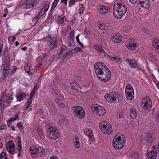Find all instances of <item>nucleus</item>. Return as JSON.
Returning <instances> with one entry per match:
<instances>
[{
  "instance_id": "nucleus-1",
  "label": "nucleus",
  "mask_w": 159,
  "mask_h": 159,
  "mask_svg": "<svg viewBox=\"0 0 159 159\" xmlns=\"http://www.w3.org/2000/svg\"><path fill=\"white\" fill-rule=\"evenodd\" d=\"M127 8L122 1L117 0L115 2L113 7V14L116 18L121 19L125 14Z\"/></svg>"
},
{
  "instance_id": "nucleus-2",
  "label": "nucleus",
  "mask_w": 159,
  "mask_h": 159,
  "mask_svg": "<svg viewBox=\"0 0 159 159\" xmlns=\"http://www.w3.org/2000/svg\"><path fill=\"white\" fill-rule=\"evenodd\" d=\"M31 156L33 158H36L38 156L42 157L46 154L45 151L43 148L39 146H32L29 149Z\"/></svg>"
},
{
  "instance_id": "nucleus-3",
  "label": "nucleus",
  "mask_w": 159,
  "mask_h": 159,
  "mask_svg": "<svg viewBox=\"0 0 159 159\" xmlns=\"http://www.w3.org/2000/svg\"><path fill=\"white\" fill-rule=\"evenodd\" d=\"M103 67L104 70L100 72L97 75V76L101 81L106 82L110 79L111 74L109 70L106 66L105 65Z\"/></svg>"
},
{
  "instance_id": "nucleus-4",
  "label": "nucleus",
  "mask_w": 159,
  "mask_h": 159,
  "mask_svg": "<svg viewBox=\"0 0 159 159\" xmlns=\"http://www.w3.org/2000/svg\"><path fill=\"white\" fill-rule=\"evenodd\" d=\"M45 127L47 129V134L51 139L55 140L59 138L60 135L56 129L49 124Z\"/></svg>"
},
{
  "instance_id": "nucleus-5",
  "label": "nucleus",
  "mask_w": 159,
  "mask_h": 159,
  "mask_svg": "<svg viewBox=\"0 0 159 159\" xmlns=\"http://www.w3.org/2000/svg\"><path fill=\"white\" fill-rule=\"evenodd\" d=\"M99 126L101 130L105 134L110 135L112 132V126L108 122L103 121L100 123Z\"/></svg>"
},
{
  "instance_id": "nucleus-6",
  "label": "nucleus",
  "mask_w": 159,
  "mask_h": 159,
  "mask_svg": "<svg viewBox=\"0 0 159 159\" xmlns=\"http://www.w3.org/2000/svg\"><path fill=\"white\" fill-rule=\"evenodd\" d=\"M125 141L120 136L116 135L114 138L113 140V146L118 149L122 148L125 144Z\"/></svg>"
},
{
  "instance_id": "nucleus-7",
  "label": "nucleus",
  "mask_w": 159,
  "mask_h": 159,
  "mask_svg": "<svg viewBox=\"0 0 159 159\" xmlns=\"http://www.w3.org/2000/svg\"><path fill=\"white\" fill-rule=\"evenodd\" d=\"M75 52L72 50L68 51L66 46H63L58 55V59L61 58L63 60L66 57L70 54L73 53Z\"/></svg>"
},
{
  "instance_id": "nucleus-8",
  "label": "nucleus",
  "mask_w": 159,
  "mask_h": 159,
  "mask_svg": "<svg viewBox=\"0 0 159 159\" xmlns=\"http://www.w3.org/2000/svg\"><path fill=\"white\" fill-rule=\"evenodd\" d=\"M75 116L79 118H83L85 115L84 109L80 106H76L73 108Z\"/></svg>"
},
{
  "instance_id": "nucleus-9",
  "label": "nucleus",
  "mask_w": 159,
  "mask_h": 159,
  "mask_svg": "<svg viewBox=\"0 0 159 159\" xmlns=\"http://www.w3.org/2000/svg\"><path fill=\"white\" fill-rule=\"evenodd\" d=\"M3 71L2 75L4 77H6L8 75L9 72L10 70V61L6 60L4 62L3 65H2Z\"/></svg>"
},
{
  "instance_id": "nucleus-10",
  "label": "nucleus",
  "mask_w": 159,
  "mask_h": 159,
  "mask_svg": "<svg viewBox=\"0 0 159 159\" xmlns=\"http://www.w3.org/2000/svg\"><path fill=\"white\" fill-rule=\"evenodd\" d=\"M125 94L128 99H132L134 98V90L132 86L130 84L127 85L125 90Z\"/></svg>"
},
{
  "instance_id": "nucleus-11",
  "label": "nucleus",
  "mask_w": 159,
  "mask_h": 159,
  "mask_svg": "<svg viewBox=\"0 0 159 159\" xmlns=\"http://www.w3.org/2000/svg\"><path fill=\"white\" fill-rule=\"evenodd\" d=\"M6 149L10 154L13 155L15 151V145L12 141L8 142L6 144Z\"/></svg>"
},
{
  "instance_id": "nucleus-12",
  "label": "nucleus",
  "mask_w": 159,
  "mask_h": 159,
  "mask_svg": "<svg viewBox=\"0 0 159 159\" xmlns=\"http://www.w3.org/2000/svg\"><path fill=\"white\" fill-rule=\"evenodd\" d=\"M151 100H144V102H142L141 106L145 112H148L150 111V108L152 106Z\"/></svg>"
},
{
  "instance_id": "nucleus-13",
  "label": "nucleus",
  "mask_w": 159,
  "mask_h": 159,
  "mask_svg": "<svg viewBox=\"0 0 159 159\" xmlns=\"http://www.w3.org/2000/svg\"><path fill=\"white\" fill-rule=\"evenodd\" d=\"M157 150V145H154L152 147V150L148 153V157L149 159H155L157 156L156 151Z\"/></svg>"
},
{
  "instance_id": "nucleus-14",
  "label": "nucleus",
  "mask_w": 159,
  "mask_h": 159,
  "mask_svg": "<svg viewBox=\"0 0 159 159\" xmlns=\"http://www.w3.org/2000/svg\"><path fill=\"white\" fill-rule=\"evenodd\" d=\"M92 109H93L94 112L99 116H102L105 113L104 108L101 106H94L92 108Z\"/></svg>"
},
{
  "instance_id": "nucleus-15",
  "label": "nucleus",
  "mask_w": 159,
  "mask_h": 159,
  "mask_svg": "<svg viewBox=\"0 0 159 159\" xmlns=\"http://www.w3.org/2000/svg\"><path fill=\"white\" fill-rule=\"evenodd\" d=\"M105 65H104L103 63L100 62H98L96 63L94 66V69L95 70V71L97 75H98V74L100 73L101 71H102L104 70V67L103 66Z\"/></svg>"
},
{
  "instance_id": "nucleus-16",
  "label": "nucleus",
  "mask_w": 159,
  "mask_h": 159,
  "mask_svg": "<svg viewBox=\"0 0 159 159\" xmlns=\"http://www.w3.org/2000/svg\"><path fill=\"white\" fill-rule=\"evenodd\" d=\"M39 0H26L25 2V5L27 9L33 7L39 2Z\"/></svg>"
},
{
  "instance_id": "nucleus-17",
  "label": "nucleus",
  "mask_w": 159,
  "mask_h": 159,
  "mask_svg": "<svg viewBox=\"0 0 159 159\" xmlns=\"http://www.w3.org/2000/svg\"><path fill=\"white\" fill-rule=\"evenodd\" d=\"M84 133L89 138L90 141L92 143L94 142V138L93 137V133L92 130L89 129H86L84 130Z\"/></svg>"
},
{
  "instance_id": "nucleus-18",
  "label": "nucleus",
  "mask_w": 159,
  "mask_h": 159,
  "mask_svg": "<svg viewBox=\"0 0 159 159\" xmlns=\"http://www.w3.org/2000/svg\"><path fill=\"white\" fill-rule=\"evenodd\" d=\"M50 39H51V40L50 39V41L48 42H50L49 46L50 49L53 50L57 47V38L55 37L52 38L51 37H50Z\"/></svg>"
},
{
  "instance_id": "nucleus-19",
  "label": "nucleus",
  "mask_w": 159,
  "mask_h": 159,
  "mask_svg": "<svg viewBox=\"0 0 159 159\" xmlns=\"http://www.w3.org/2000/svg\"><path fill=\"white\" fill-rule=\"evenodd\" d=\"M97 8L99 12L102 14H105L108 12L109 11V7L103 5H99L98 6Z\"/></svg>"
},
{
  "instance_id": "nucleus-20",
  "label": "nucleus",
  "mask_w": 159,
  "mask_h": 159,
  "mask_svg": "<svg viewBox=\"0 0 159 159\" xmlns=\"http://www.w3.org/2000/svg\"><path fill=\"white\" fill-rule=\"evenodd\" d=\"M66 20L64 15L62 14L58 16L56 19V21L58 24H61L63 25L64 22Z\"/></svg>"
},
{
  "instance_id": "nucleus-21",
  "label": "nucleus",
  "mask_w": 159,
  "mask_h": 159,
  "mask_svg": "<svg viewBox=\"0 0 159 159\" xmlns=\"http://www.w3.org/2000/svg\"><path fill=\"white\" fill-rule=\"evenodd\" d=\"M129 116L133 119H135L137 116V113L135 109L133 107L129 109Z\"/></svg>"
},
{
  "instance_id": "nucleus-22",
  "label": "nucleus",
  "mask_w": 159,
  "mask_h": 159,
  "mask_svg": "<svg viewBox=\"0 0 159 159\" xmlns=\"http://www.w3.org/2000/svg\"><path fill=\"white\" fill-rule=\"evenodd\" d=\"M122 40V37L119 33H116L114 36V38L112 39L113 41L117 43L120 42Z\"/></svg>"
},
{
  "instance_id": "nucleus-23",
  "label": "nucleus",
  "mask_w": 159,
  "mask_h": 159,
  "mask_svg": "<svg viewBox=\"0 0 159 159\" xmlns=\"http://www.w3.org/2000/svg\"><path fill=\"white\" fill-rule=\"evenodd\" d=\"M140 4L141 7L147 8L150 6V4L148 0H140Z\"/></svg>"
},
{
  "instance_id": "nucleus-24",
  "label": "nucleus",
  "mask_w": 159,
  "mask_h": 159,
  "mask_svg": "<svg viewBox=\"0 0 159 159\" xmlns=\"http://www.w3.org/2000/svg\"><path fill=\"white\" fill-rule=\"evenodd\" d=\"M153 46L155 48L156 51L157 52H159V40L156 39H154L152 43Z\"/></svg>"
},
{
  "instance_id": "nucleus-25",
  "label": "nucleus",
  "mask_w": 159,
  "mask_h": 159,
  "mask_svg": "<svg viewBox=\"0 0 159 159\" xmlns=\"http://www.w3.org/2000/svg\"><path fill=\"white\" fill-rule=\"evenodd\" d=\"M37 85L35 84L34 85V88L31 91L29 97V99H32L33 98V96H34V95L36 93L38 90Z\"/></svg>"
},
{
  "instance_id": "nucleus-26",
  "label": "nucleus",
  "mask_w": 159,
  "mask_h": 159,
  "mask_svg": "<svg viewBox=\"0 0 159 159\" xmlns=\"http://www.w3.org/2000/svg\"><path fill=\"white\" fill-rule=\"evenodd\" d=\"M25 70L26 72L28 73L30 75H32L33 74V70H32V71H31V66L30 64H28L25 65L24 66Z\"/></svg>"
},
{
  "instance_id": "nucleus-27",
  "label": "nucleus",
  "mask_w": 159,
  "mask_h": 159,
  "mask_svg": "<svg viewBox=\"0 0 159 159\" xmlns=\"http://www.w3.org/2000/svg\"><path fill=\"white\" fill-rule=\"evenodd\" d=\"M9 104L7 100H0V107L1 110H3Z\"/></svg>"
},
{
  "instance_id": "nucleus-28",
  "label": "nucleus",
  "mask_w": 159,
  "mask_h": 159,
  "mask_svg": "<svg viewBox=\"0 0 159 159\" xmlns=\"http://www.w3.org/2000/svg\"><path fill=\"white\" fill-rule=\"evenodd\" d=\"M18 143L17 150L19 152H21L22 151V148L21 138L20 137H18L16 139Z\"/></svg>"
},
{
  "instance_id": "nucleus-29",
  "label": "nucleus",
  "mask_w": 159,
  "mask_h": 159,
  "mask_svg": "<svg viewBox=\"0 0 159 159\" xmlns=\"http://www.w3.org/2000/svg\"><path fill=\"white\" fill-rule=\"evenodd\" d=\"M46 12L44 11L42 9L40 11L38 15L36 16L34 18V20H36L38 21L40 18L46 14Z\"/></svg>"
},
{
  "instance_id": "nucleus-30",
  "label": "nucleus",
  "mask_w": 159,
  "mask_h": 159,
  "mask_svg": "<svg viewBox=\"0 0 159 159\" xmlns=\"http://www.w3.org/2000/svg\"><path fill=\"white\" fill-rule=\"evenodd\" d=\"M108 57L110 58L112 60L114 61L115 62L119 64H121L122 62V60L121 58H119L117 57H112L109 55L108 56Z\"/></svg>"
},
{
  "instance_id": "nucleus-31",
  "label": "nucleus",
  "mask_w": 159,
  "mask_h": 159,
  "mask_svg": "<svg viewBox=\"0 0 159 159\" xmlns=\"http://www.w3.org/2000/svg\"><path fill=\"white\" fill-rule=\"evenodd\" d=\"M127 47L129 49L134 50L135 49L136 47V42H130L127 45Z\"/></svg>"
},
{
  "instance_id": "nucleus-32",
  "label": "nucleus",
  "mask_w": 159,
  "mask_h": 159,
  "mask_svg": "<svg viewBox=\"0 0 159 159\" xmlns=\"http://www.w3.org/2000/svg\"><path fill=\"white\" fill-rule=\"evenodd\" d=\"M74 143L75 146L77 148H79L80 145V140L79 138L76 137H75L74 140Z\"/></svg>"
},
{
  "instance_id": "nucleus-33",
  "label": "nucleus",
  "mask_w": 159,
  "mask_h": 159,
  "mask_svg": "<svg viewBox=\"0 0 159 159\" xmlns=\"http://www.w3.org/2000/svg\"><path fill=\"white\" fill-rule=\"evenodd\" d=\"M95 49L98 51V52L99 54H100L101 53H103L104 54V55L105 56H106V55L108 56V55L105 52L104 50L102 49V47H100L98 46L96 47Z\"/></svg>"
},
{
  "instance_id": "nucleus-34",
  "label": "nucleus",
  "mask_w": 159,
  "mask_h": 159,
  "mask_svg": "<svg viewBox=\"0 0 159 159\" xmlns=\"http://www.w3.org/2000/svg\"><path fill=\"white\" fill-rule=\"evenodd\" d=\"M137 62L134 59H131L130 60V65L131 68H136L137 67Z\"/></svg>"
},
{
  "instance_id": "nucleus-35",
  "label": "nucleus",
  "mask_w": 159,
  "mask_h": 159,
  "mask_svg": "<svg viewBox=\"0 0 159 159\" xmlns=\"http://www.w3.org/2000/svg\"><path fill=\"white\" fill-rule=\"evenodd\" d=\"M37 131L38 133L39 136L41 139H43L44 137V135L43 133V131L41 128H38Z\"/></svg>"
},
{
  "instance_id": "nucleus-36",
  "label": "nucleus",
  "mask_w": 159,
  "mask_h": 159,
  "mask_svg": "<svg viewBox=\"0 0 159 159\" xmlns=\"http://www.w3.org/2000/svg\"><path fill=\"white\" fill-rule=\"evenodd\" d=\"M113 96L112 99H118L121 97L120 94L119 93L113 92Z\"/></svg>"
},
{
  "instance_id": "nucleus-37",
  "label": "nucleus",
  "mask_w": 159,
  "mask_h": 159,
  "mask_svg": "<svg viewBox=\"0 0 159 159\" xmlns=\"http://www.w3.org/2000/svg\"><path fill=\"white\" fill-rule=\"evenodd\" d=\"M71 89L75 92L78 91L79 90V86L75 83H71Z\"/></svg>"
},
{
  "instance_id": "nucleus-38",
  "label": "nucleus",
  "mask_w": 159,
  "mask_h": 159,
  "mask_svg": "<svg viewBox=\"0 0 159 159\" xmlns=\"http://www.w3.org/2000/svg\"><path fill=\"white\" fill-rule=\"evenodd\" d=\"M56 102L61 108H63L65 107L64 103L62 102V100H56Z\"/></svg>"
},
{
  "instance_id": "nucleus-39",
  "label": "nucleus",
  "mask_w": 159,
  "mask_h": 159,
  "mask_svg": "<svg viewBox=\"0 0 159 159\" xmlns=\"http://www.w3.org/2000/svg\"><path fill=\"white\" fill-rule=\"evenodd\" d=\"M125 115V112L123 110L119 111L118 114L117 116L119 118L121 117H124Z\"/></svg>"
},
{
  "instance_id": "nucleus-40",
  "label": "nucleus",
  "mask_w": 159,
  "mask_h": 159,
  "mask_svg": "<svg viewBox=\"0 0 159 159\" xmlns=\"http://www.w3.org/2000/svg\"><path fill=\"white\" fill-rule=\"evenodd\" d=\"M113 96V92H109L105 95V99H112Z\"/></svg>"
},
{
  "instance_id": "nucleus-41",
  "label": "nucleus",
  "mask_w": 159,
  "mask_h": 159,
  "mask_svg": "<svg viewBox=\"0 0 159 159\" xmlns=\"http://www.w3.org/2000/svg\"><path fill=\"white\" fill-rule=\"evenodd\" d=\"M145 134L146 137L145 139L148 143H150L152 140L151 135L148 133Z\"/></svg>"
},
{
  "instance_id": "nucleus-42",
  "label": "nucleus",
  "mask_w": 159,
  "mask_h": 159,
  "mask_svg": "<svg viewBox=\"0 0 159 159\" xmlns=\"http://www.w3.org/2000/svg\"><path fill=\"white\" fill-rule=\"evenodd\" d=\"M15 39L16 37L14 36L9 37L8 39L9 43L11 44H13Z\"/></svg>"
},
{
  "instance_id": "nucleus-43",
  "label": "nucleus",
  "mask_w": 159,
  "mask_h": 159,
  "mask_svg": "<svg viewBox=\"0 0 159 159\" xmlns=\"http://www.w3.org/2000/svg\"><path fill=\"white\" fill-rule=\"evenodd\" d=\"M26 96V94L24 93H21L17 96V99H22L24 98Z\"/></svg>"
},
{
  "instance_id": "nucleus-44",
  "label": "nucleus",
  "mask_w": 159,
  "mask_h": 159,
  "mask_svg": "<svg viewBox=\"0 0 159 159\" xmlns=\"http://www.w3.org/2000/svg\"><path fill=\"white\" fill-rule=\"evenodd\" d=\"M66 44L69 47L72 46L74 44V40L68 38Z\"/></svg>"
},
{
  "instance_id": "nucleus-45",
  "label": "nucleus",
  "mask_w": 159,
  "mask_h": 159,
  "mask_svg": "<svg viewBox=\"0 0 159 159\" xmlns=\"http://www.w3.org/2000/svg\"><path fill=\"white\" fill-rule=\"evenodd\" d=\"M51 36L50 35H48V36L45 37L43 38L42 39H41L40 40L41 41H42L43 42H44L45 41H47V42H48V41H49L51 39H50Z\"/></svg>"
},
{
  "instance_id": "nucleus-46",
  "label": "nucleus",
  "mask_w": 159,
  "mask_h": 159,
  "mask_svg": "<svg viewBox=\"0 0 159 159\" xmlns=\"http://www.w3.org/2000/svg\"><path fill=\"white\" fill-rule=\"evenodd\" d=\"M0 159H7V157L4 152H2L0 154Z\"/></svg>"
},
{
  "instance_id": "nucleus-47",
  "label": "nucleus",
  "mask_w": 159,
  "mask_h": 159,
  "mask_svg": "<svg viewBox=\"0 0 159 159\" xmlns=\"http://www.w3.org/2000/svg\"><path fill=\"white\" fill-rule=\"evenodd\" d=\"M7 129V126L5 124L2 123L0 125V130H6Z\"/></svg>"
},
{
  "instance_id": "nucleus-48",
  "label": "nucleus",
  "mask_w": 159,
  "mask_h": 159,
  "mask_svg": "<svg viewBox=\"0 0 159 159\" xmlns=\"http://www.w3.org/2000/svg\"><path fill=\"white\" fill-rule=\"evenodd\" d=\"M74 30L72 31L70 33L69 39H74Z\"/></svg>"
},
{
  "instance_id": "nucleus-49",
  "label": "nucleus",
  "mask_w": 159,
  "mask_h": 159,
  "mask_svg": "<svg viewBox=\"0 0 159 159\" xmlns=\"http://www.w3.org/2000/svg\"><path fill=\"white\" fill-rule=\"evenodd\" d=\"M80 35V34H79L76 37V41L77 42V43H79V44H80L81 47H82V48H83L84 47V45L82 44V43H81L80 42V41L79 39V36Z\"/></svg>"
},
{
  "instance_id": "nucleus-50",
  "label": "nucleus",
  "mask_w": 159,
  "mask_h": 159,
  "mask_svg": "<svg viewBox=\"0 0 159 159\" xmlns=\"http://www.w3.org/2000/svg\"><path fill=\"white\" fill-rule=\"evenodd\" d=\"M32 100H30L28 102H27L26 103V110H27L30 106V105L32 103V102L31 101Z\"/></svg>"
},
{
  "instance_id": "nucleus-51",
  "label": "nucleus",
  "mask_w": 159,
  "mask_h": 159,
  "mask_svg": "<svg viewBox=\"0 0 159 159\" xmlns=\"http://www.w3.org/2000/svg\"><path fill=\"white\" fill-rule=\"evenodd\" d=\"M82 49L81 48L79 47H78L77 48L75 47V48H74V49H73V51H74V52L77 51V52L78 51H80V52L82 51Z\"/></svg>"
},
{
  "instance_id": "nucleus-52",
  "label": "nucleus",
  "mask_w": 159,
  "mask_h": 159,
  "mask_svg": "<svg viewBox=\"0 0 159 159\" xmlns=\"http://www.w3.org/2000/svg\"><path fill=\"white\" fill-rule=\"evenodd\" d=\"M84 8V5L83 4L81 5V6L79 9V11L80 13H83V11Z\"/></svg>"
},
{
  "instance_id": "nucleus-53",
  "label": "nucleus",
  "mask_w": 159,
  "mask_h": 159,
  "mask_svg": "<svg viewBox=\"0 0 159 159\" xmlns=\"http://www.w3.org/2000/svg\"><path fill=\"white\" fill-rule=\"evenodd\" d=\"M108 102H109L110 104L116 103L117 102V100H106Z\"/></svg>"
},
{
  "instance_id": "nucleus-54",
  "label": "nucleus",
  "mask_w": 159,
  "mask_h": 159,
  "mask_svg": "<svg viewBox=\"0 0 159 159\" xmlns=\"http://www.w3.org/2000/svg\"><path fill=\"white\" fill-rule=\"evenodd\" d=\"M22 122H20L18 123L17 124V126L19 128L21 129H23V127L22 125Z\"/></svg>"
},
{
  "instance_id": "nucleus-55",
  "label": "nucleus",
  "mask_w": 159,
  "mask_h": 159,
  "mask_svg": "<svg viewBox=\"0 0 159 159\" xmlns=\"http://www.w3.org/2000/svg\"><path fill=\"white\" fill-rule=\"evenodd\" d=\"M156 122L159 123V113H158L155 118Z\"/></svg>"
},
{
  "instance_id": "nucleus-56",
  "label": "nucleus",
  "mask_w": 159,
  "mask_h": 159,
  "mask_svg": "<svg viewBox=\"0 0 159 159\" xmlns=\"http://www.w3.org/2000/svg\"><path fill=\"white\" fill-rule=\"evenodd\" d=\"M49 7V5H46L44 7L42 8L46 12L48 10V8Z\"/></svg>"
},
{
  "instance_id": "nucleus-57",
  "label": "nucleus",
  "mask_w": 159,
  "mask_h": 159,
  "mask_svg": "<svg viewBox=\"0 0 159 159\" xmlns=\"http://www.w3.org/2000/svg\"><path fill=\"white\" fill-rule=\"evenodd\" d=\"M84 33L85 34H90V33L89 31L87 28H85L84 31Z\"/></svg>"
},
{
  "instance_id": "nucleus-58",
  "label": "nucleus",
  "mask_w": 159,
  "mask_h": 159,
  "mask_svg": "<svg viewBox=\"0 0 159 159\" xmlns=\"http://www.w3.org/2000/svg\"><path fill=\"white\" fill-rule=\"evenodd\" d=\"M75 3V1L74 0H71L69 2V6L70 7L71 5H73Z\"/></svg>"
},
{
  "instance_id": "nucleus-59",
  "label": "nucleus",
  "mask_w": 159,
  "mask_h": 159,
  "mask_svg": "<svg viewBox=\"0 0 159 159\" xmlns=\"http://www.w3.org/2000/svg\"><path fill=\"white\" fill-rule=\"evenodd\" d=\"M17 70V68L16 66H14L13 67V70H12L11 71V74H14L15 72Z\"/></svg>"
},
{
  "instance_id": "nucleus-60",
  "label": "nucleus",
  "mask_w": 159,
  "mask_h": 159,
  "mask_svg": "<svg viewBox=\"0 0 159 159\" xmlns=\"http://www.w3.org/2000/svg\"><path fill=\"white\" fill-rule=\"evenodd\" d=\"M58 2L55 0L54 2H53V3L52 4V6L54 7H56V6L57 5V4L58 3Z\"/></svg>"
},
{
  "instance_id": "nucleus-61",
  "label": "nucleus",
  "mask_w": 159,
  "mask_h": 159,
  "mask_svg": "<svg viewBox=\"0 0 159 159\" xmlns=\"http://www.w3.org/2000/svg\"><path fill=\"white\" fill-rule=\"evenodd\" d=\"M131 3L135 4L136 3L137 0H129Z\"/></svg>"
},
{
  "instance_id": "nucleus-62",
  "label": "nucleus",
  "mask_w": 159,
  "mask_h": 159,
  "mask_svg": "<svg viewBox=\"0 0 159 159\" xmlns=\"http://www.w3.org/2000/svg\"><path fill=\"white\" fill-rule=\"evenodd\" d=\"M3 47V44H0V57L1 56V52L2 51Z\"/></svg>"
},
{
  "instance_id": "nucleus-63",
  "label": "nucleus",
  "mask_w": 159,
  "mask_h": 159,
  "mask_svg": "<svg viewBox=\"0 0 159 159\" xmlns=\"http://www.w3.org/2000/svg\"><path fill=\"white\" fill-rule=\"evenodd\" d=\"M15 120V119H13V118H10L8 120V121L9 122V124H10V123L12 121H14Z\"/></svg>"
},
{
  "instance_id": "nucleus-64",
  "label": "nucleus",
  "mask_w": 159,
  "mask_h": 159,
  "mask_svg": "<svg viewBox=\"0 0 159 159\" xmlns=\"http://www.w3.org/2000/svg\"><path fill=\"white\" fill-rule=\"evenodd\" d=\"M98 27L99 28L102 30H103L104 29V27L101 24H99Z\"/></svg>"
}]
</instances>
